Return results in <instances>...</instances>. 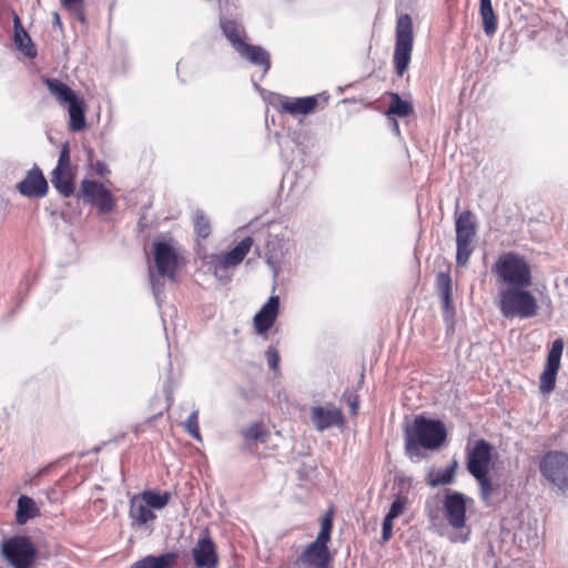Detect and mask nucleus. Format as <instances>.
<instances>
[{
	"mask_svg": "<svg viewBox=\"0 0 568 568\" xmlns=\"http://www.w3.org/2000/svg\"><path fill=\"white\" fill-rule=\"evenodd\" d=\"M447 436L445 425L435 419L417 416L405 430V449L410 459L422 457V448L438 449Z\"/></svg>",
	"mask_w": 568,
	"mask_h": 568,
	"instance_id": "f257e3e1",
	"label": "nucleus"
},
{
	"mask_svg": "<svg viewBox=\"0 0 568 568\" xmlns=\"http://www.w3.org/2000/svg\"><path fill=\"white\" fill-rule=\"evenodd\" d=\"M527 287H501L498 307L506 318H531L537 315L538 301Z\"/></svg>",
	"mask_w": 568,
	"mask_h": 568,
	"instance_id": "f03ea898",
	"label": "nucleus"
},
{
	"mask_svg": "<svg viewBox=\"0 0 568 568\" xmlns=\"http://www.w3.org/2000/svg\"><path fill=\"white\" fill-rule=\"evenodd\" d=\"M493 272L505 287H529L532 283L529 264L513 252L501 254L495 262Z\"/></svg>",
	"mask_w": 568,
	"mask_h": 568,
	"instance_id": "7ed1b4c3",
	"label": "nucleus"
},
{
	"mask_svg": "<svg viewBox=\"0 0 568 568\" xmlns=\"http://www.w3.org/2000/svg\"><path fill=\"white\" fill-rule=\"evenodd\" d=\"M444 517L450 531L446 534L453 544H465L469 540L471 529L466 525V497L458 491H448L443 501Z\"/></svg>",
	"mask_w": 568,
	"mask_h": 568,
	"instance_id": "20e7f679",
	"label": "nucleus"
},
{
	"mask_svg": "<svg viewBox=\"0 0 568 568\" xmlns=\"http://www.w3.org/2000/svg\"><path fill=\"white\" fill-rule=\"evenodd\" d=\"M413 21L409 14H402L396 23V41L393 63L397 75L402 77L410 62L413 51Z\"/></svg>",
	"mask_w": 568,
	"mask_h": 568,
	"instance_id": "39448f33",
	"label": "nucleus"
},
{
	"mask_svg": "<svg viewBox=\"0 0 568 568\" xmlns=\"http://www.w3.org/2000/svg\"><path fill=\"white\" fill-rule=\"evenodd\" d=\"M332 528L333 514L328 511L321 519V530L316 539L307 546L301 556V560L303 562H310L316 568H326L329 560V552L326 544L331 538Z\"/></svg>",
	"mask_w": 568,
	"mask_h": 568,
	"instance_id": "423d86ee",
	"label": "nucleus"
},
{
	"mask_svg": "<svg viewBox=\"0 0 568 568\" xmlns=\"http://www.w3.org/2000/svg\"><path fill=\"white\" fill-rule=\"evenodd\" d=\"M456 229V263L458 266H465L474 251V240L476 236V223L470 211L462 212L455 222Z\"/></svg>",
	"mask_w": 568,
	"mask_h": 568,
	"instance_id": "0eeeda50",
	"label": "nucleus"
},
{
	"mask_svg": "<svg viewBox=\"0 0 568 568\" xmlns=\"http://www.w3.org/2000/svg\"><path fill=\"white\" fill-rule=\"evenodd\" d=\"M252 244V237L247 236L227 253L209 255L206 257V264L216 277L223 278L224 275L222 273L230 267L239 265L250 252Z\"/></svg>",
	"mask_w": 568,
	"mask_h": 568,
	"instance_id": "6e6552de",
	"label": "nucleus"
},
{
	"mask_svg": "<svg viewBox=\"0 0 568 568\" xmlns=\"http://www.w3.org/2000/svg\"><path fill=\"white\" fill-rule=\"evenodd\" d=\"M540 471L559 489L568 487V455L562 452L546 454L540 463Z\"/></svg>",
	"mask_w": 568,
	"mask_h": 568,
	"instance_id": "1a4fd4ad",
	"label": "nucleus"
},
{
	"mask_svg": "<svg viewBox=\"0 0 568 568\" xmlns=\"http://www.w3.org/2000/svg\"><path fill=\"white\" fill-rule=\"evenodd\" d=\"M2 552L14 568H30L36 557V549L26 537L4 541Z\"/></svg>",
	"mask_w": 568,
	"mask_h": 568,
	"instance_id": "9d476101",
	"label": "nucleus"
},
{
	"mask_svg": "<svg viewBox=\"0 0 568 568\" xmlns=\"http://www.w3.org/2000/svg\"><path fill=\"white\" fill-rule=\"evenodd\" d=\"M493 446L485 439L477 440L467 453V469L474 478L488 474Z\"/></svg>",
	"mask_w": 568,
	"mask_h": 568,
	"instance_id": "9b49d317",
	"label": "nucleus"
},
{
	"mask_svg": "<svg viewBox=\"0 0 568 568\" xmlns=\"http://www.w3.org/2000/svg\"><path fill=\"white\" fill-rule=\"evenodd\" d=\"M562 351L564 341L561 338L554 341L547 355L546 366L540 375L539 389L542 394H548L555 388Z\"/></svg>",
	"mask_w": 568,
	"mask_h": 568,
	"instance_id": "f8f14e48",
	"label": "nucleus"
},
{
	"mask_svg": "<svg viewBox=\"0 0 568 568\" xmlns=\"http://www.w3.org/2000/svg\"><path fill=\"white\" fill-rule=\"evenodd\" d=\"M153 254L158 272L173 280L178 264L174 248L164 242H156Z\"/></svg>",
	"mask_w": 568,
	"mask_h": 568,
	"instance_id": "ddd939ff",
	"label": "nucleus"
},
{
	"mask_svg": "<svg viewBox=\"0 0 568 568\" xmlns=\"http://www.w3.org/2000/svg\"><path fill=\"white\" fill-rule=\"evenodd\" d=\"M81 191L83 197L89 202L97 203L102 212L112 210L113 201L111 194L103 184L85 180L81 184Z\"/></svg>",
	"mask_w": 568,
	"mask_h": 568,
	"instance_id": "4468645a",
	"label": "nucleus"
},
{
	"mask_svg": "<svg viewBox=\"0 0 568 568\" xmlns=\"http://www.w3.org/2000/svg\"><path fill=\"white\" fill-rule=\"evenodd\" d=\"M21 194L32 197H42L47 194L48 183L38 168L30 170L27 176L18 184Z\"/></svg>",
	"mask_w": 568,
	"mask_h": 568,
	"instance_id": "2eb2a0df",
	"label": "nucleus"
},
{
	"mask_svg": "<svg viewBox=\"0 0 568 568\" xmlns=\"http://www.w3.org/2000/svg\"><path fill=\"white\" fill-rule=\"evenodd\" d=\"M280 308V297L271 296L254 316V326L257 333H266L275 323Z\"/></svg>",
	"mask_w": 568,
	"mask_h": 568,
	"instance_id": "dca6fc26",
	"label": "nucleus"
},
{
	"mask_svg": "<svg viewBox=\"0 0 568 568\" xmlns=\"http://www.w3.org/2000/svg\"><path fill=\"white\" fill-rule=\"evenodd\" d=\"M318 103V97H305V98H294L290 99L286 97H280V109L282 112L298 115V114H310L315 110Z\"/></svg>",
	"mask_w": 568,
	"mask_h": 568,
	"instance_id": "f3484780",
	"label": "nucleus"
},
{
	"mask_svg": "<svg viewBox=\"0 0 568 568\" xmlns=\"http://www.w3.org/2000/svg\"><path fill=\"white\" fill-rule=\"evenodd\" d=\"M197 568H216L217 555L215 545L210 538H202L192 550Z\"/></svg>",
	"mask_w": 568,
	"mask_h": 568,
	"instance_id": "a211bd4d",
	"label": "nucleus"
},
{
	"mask_svg": "<svg viewBox=\"0 0 568 568\" xmlns=\"http://www.w3.org/2000/svg\"><path fill=\"white\" fill-rule=\"evenodd\" d=\"M311 419L315 428L320 432L333 426H338L343 423V416L339 409L324 408L322 406L312 408Z\"/></svg>",
	"mask_w": 568,
	"mask_h": 568,
	"instance_id": "6ab92c4d",
	"label": "nucleus"
},
{
	"mask_svg": "<svg viewBox=\"0 0 568 568\" xmlns=\"http://www.w3.org/2000/svg\"><path fill=\"white\" fill-rule=\"evenodd\" d=\"M236 52L252 64L261 65L264 72H267L271 67L270 54L260 45H253L248 43L240 44Z\"/></svg>",
	"mask_w": 568,
	"mask_h": 568,
	"instance_id": "aec40b11",
	"label": "nucleus"
},
{
	"mask_svg": "<svg viewBox=\"0 0 568 568\" xmlns=\"http://www.w3.org/2000/svg\"><path fill=\"white\" fill-rule=\"evenodd\" d=\"M130 517L133 525H145L154 519V514L141 495H135L130 501Z\"/></svg>",
	"mask_w": 568,
	"mask_h": 568,
	"instance_id": "412c9836",
	"label": "nucleus"
},
{
	"mask_svg": "<svg viewBox=\"0 0 568 568\" xmlns=\"http://www.w3.org/2000/svg\"><path fill=\"white\" fill-rule=\"evenodd\" d=\"M178 565V555L168 552L160 556H146L134 562L131 568H174Z\"/></svg>",
	"mask_w": 568,
	"mask_h": 568,
	"instance_id": "4be33fe9",
	"label": "nucleus"
},
{
	"mask_svg": "<svg viewBox=\"0 0 568 568\" xmlns=\"http://www.w3.org/2000/svg\"><path fill=\"white\" fill-rule=\"evenodd\" d=\"M220 27L224 37L230 41L231 45L236 51L240 44H244L245 31L244 28L236 21L227 18L220 19Z\"/></svg>",
	"mask_w": 568,
	"mask_h": 568,
	"instance_id": "5701e85b",
	"label": "nucleus"
},
{
	"mask_svg": "<svg viewBox=\"0 0 568 568\" xmlns=\"http://www.w3.org/2000/svg\"><path fill=\"white\" fill-rule=\"evenodd\" d=\"M45 85L60 104H69L78 98L71 88L58 79H47Z\"/></svg>",
	"mask_w": 568,
	"mask_h": 568,
	"instance_id": "b1692460",
	"label": "nucleus"
},
{
	"mask_svg": "<svg viewBox=\"0 0 568 568\" xmlns=\"http://www.w3.org/2000/svg\"><path fill=\"white\" fill-rule=\"evenodd\" d=\"M14 42L19 50H21L27 57L34 58L37 55V49L29 37V34L26 32V30L22 28L20 19L18 16L14 17Z\"/></svg>",
	"mask_w": 568,
	"mask_h": 568,
	"instance_id": "393cba45",
	"label": "nucleus"
},
{
	"mask_svg": "<svg viewBox=\"0 0 568 568\" xmlns=\"http://www.w3.org/2000/svg\"><path fill=\"white\" fill-rule=\"evenodd\" d=\"M479 13L485 33L493 36L497 29V17L494 12L491 0H479Z\"/></svg>",
	"mask_w": 568,
	"mask_h": 568,
	"instance_id": "a878e982",
	"label": "nucleus"
},
{
	"mask_svg": "<svg viewBox=\"0 0 568 568\" xmlns=\"http://www.w3.org/2000/svg\"><path fill=\"white\" fill-rule=\"evenodd\" d=\"M39 515V509L34 500L28 496H20L18 499V509L16 514L19 524H26L29 519Z\"/></svg>",
	"mask_w": 568,
	"mask_h": 568,
	"instance_id": "bb28decb",
	"label": "nucleus"
},
{
	"mask_svg": "<svg viewBox=\"0 0 568 568\" xmlns=\"http://www.w3.org/2000/svg\"><path fill=\"white\" fill-rule=\"evenodd\" d=\"M68 106L71 130L81 131L85 126L83 101L77 98Z\"/></svg>",
	"mask_w": 568,
	"mask_h": 568,
	"instance_id": "cd10ccee",
	"label": "nucleus"
},
{
	"mask_svg": "<svg viewBox=\"0 0 568 568\" xmlns=\"http://www.w3.org/2000/svg\"><path fill=\"white\" fill-rule=\"evenodd\" d=\"M436 286L440 294L443 306L446 313L452 310V280L447 273L439 272L436 275Z\"/></svg>",
	"mask_w": 568,
	"mask_h": 568,
	"instance_id": "c85d7f7f",
	"label": "nucleus"
},
{
	"mask_svg": "<svg viewBox=\"0 0 568 568\" xmlns=\"http://www.w3.org/2000/svg\"><path fill=\"white\" fill-rule=\"evenodd\" d=\"M51 182L53 186L63 195L69 196L73 193V183L70 171H53Z\"/></svg>",
	"mask_w": 568,
	"mask_h": 568,
	"instance_id": "c756f323",
	"label": "nucleus"
},
{
	"mask_svg": "<svg viewBox=\"0 0 568 568\" xmlns=\"http://www.w3.org/2000/svg\"><path fill=\"white\" fill-rule=\"evenodd\" d=\"M457 467H458V463H457V460L454 459L448 468L440 469L436 473V475L434 477H430L428 479V485L430 487H437L440 485L454 483Z\"/></svg>",
	"mask_w": 568,
	"mask_h": 568,
	"instance_id": "7c9ffc66",
	"label": "nucleus"
},
{
	"mask_svg": "<svg viewBox=\"0 0 568 568\" xmlns=\"http://www.w3.org/2000/svg\"><path fill=\"white\" fill-rule=\"evenodd\" d=\"M413 112V106L409 102L402 100L396 93L392 94V101L388 106V113L404 118Z\"/></svg>",
	"mask_w": 568,
	"mask_h": 568,
	"instance_id": "2f4dec72",
	"label": "nucleus"
},
{
	"mask_svg": "<svg viewBox=\"0 0 568 568\" xmlns=\"http://www.w3.org/2000/svg\"><path fill=\"white\" fill-rule=\"evenodd\" d=\"M141 496L144 498V500L148 503V505L151 507V509H161L163 508L170 498V494H159L155 491H144L141 494Z\"/></svg>",
	"mask_w": 568,
	"mask_h": 568,
	"instance_id": "473e14b6",
	"label": "nucleus"
},
{
	"mask_svg": "<svg viewBox=\"0 0 568 568\" xmlns=\"http://www.w3.org/2000/svg\"><path fill=\"white\" fill-rule=\"evenodd\" d=\"M242 434L247 440H256L262 443H264L268 437V432L260 423L252 424L246 429H244Z\"/></svg>",
	"mask_w": 568,
	"mask_h": 568,
	"instance_id": "72a5a7b5",
	"label": "nucleus"
},
{
	"mask_svg": "<svg viewBox=\"0 0 568 568\" xmlns=\"http://www.w3.org/2000/svg\"><path fill=\"white\" fill-rule=\"evenodd\" d=\"M194 230L196 234L203 239L207 237L211 233V225L209 219L201 211H196L193 217Z\"/></svg>",
	"mask_w": 568,
	"mask_h": 568,
	"instance_id": "f704fd0d",
	"label": "nucleus"
},
{
	"mask_svg": "<svg viewBox=\"0 0 568 568\" xmlns=\"http://www.w3.org/2000/svg\"><path fill=\"white\" fill-rule=\"evenodd\" d=\"M61 4L81 22L85 21L84 0H61Z\"/></svg>",
	"mask_w": 568,
	"mask_h": 568,
	"instance_id": "c9c22d12",
	"label": "nucleus"
},
{
	"mask_svg": "<svg viewBox=\"0 0 568 568\" xmlns=\"http://www.w3.org/2000/svg\"><path fill=\"white\" fill-rule=\"evenodd\" d=\"M187 434L197 442H202V436L199 428V412L193 410L183 424Z\"/></svg>",
	"mask_w": 568,
	"mask_h": 568,
	"instance_id": "e433bc0d",
	"label": "nucleus"
},
{
	"mask_svg": "<svg viewBox=\"0 0 568 568\" xmlns=\"http://www.w3.org/2000/svg\"><path fill=\"white\" fill-rule=\"evenodd\" d=\"M480 488V496L486 504L490 503V497L496 490L493 486L491 479L488 474H483L479 478H475Z\"/></svg>",
	"mask_w": 568,
	"mask_h": 568,
	"instance_id": "4c0bfd02",
	"label": "nucleus"
},
{
	"mask_svg": "<svg viewBox=\"0 0 568 568\" xmlns=\"http://www.w3.org/2000/svg\"><path fill=\"white\" fill-rule=\"evenodd\" d=\"M406 506H407V498L398 496L390 505V508H389L388 513L386 514V517H388V519L394 520L395 518H397L398 516H400L403 514Z\"/></svg>",
	"mask_w": 568,
	"mask_h": 568,
	"instance_id": "58836bf2",
	"label": "nucleus"
},
{
	"mask_svg": "<svg viewBox=\"0 0 568 568\" xmlns=\"http://www.w3.org/2000/svg\"><path fill=\"white\" fill-rule=\"evenodd\" d=\"M70 171V152L68 144H64L61 149L58 165L53 171Z\"/></svg>",
	"mask_w": 568,
	"mask_h": 568,
	"instance_id": "ea45409f",
	"label": "nucleus"
},
{
	"mask_svg": "<svg viewBox=\"0 0 568 568\" xmlns=\"http://www.w3.org/2000/svg\"><path fill=\"white\" fill-rule=\"evenodd\" d=\"M266 357L268 362V366L273 372L278 369L280 365V355L275 347H268L266 351Z\"/></svg>",
	"mask_w": 568,
	"mask_h": 568,
	"instance_id": "a19ab883",
	"label": "nucleus"
},
{
	"mask_svg": "<svg viewBox=\"0 0 568 568\" xmlns=\"http://www.w3.org/2000/svg\"><path fill=\"white\" fill-rule=\"evenodd\" d=\"M393 536V519H388V517L385 516L383 521V529H382V539L383 541H388Z\"/></svg>",
	"mask_w": 568,
	"mask_h": 568,
	"instance_id": "79ce46f5",
	"label": "nucleus"
},
{
	"mask_svg": "<svg viewBox=\"0 0 568 568\" xmlns=\"http://www.w3.org/2000/svg\"><path fill=\"white\" fill-rule=\"evenodd\" d=\"M95 172L99 175H104L108 172V169H106V166L103 163L97 162V164H95Z\"/></svg>",
	"mask_w": 568,
	"mask_h": 568,
	"instance_id": "37998d69",
	"label": "nucleus"
},
{
	"mask_svg": "<svg viewBox=\"0 0 568 568\" xmlns=\"http://www.w3.org/2000/svg\"><path fill=\"white\" fill-rule=\"evenodd\" d=\"M53 23L54 26L59 27L60 29H62V21H61V17L58 12H54L53 13Z\"/></svg>",
	"mask_w": 568,
	"mask_h": 568,
	"instance_id": "c03bdc74",
	"label": "nucleus"
},
{
	"mask_svg": "<svg viewBox=\"0 0 568 568\" xmlns=\"http://www.w3.org/2000/svg\"><path fill=\"white\" fill-rule=\"evenodd\" d=\"M356 409H357L356 404H353V405H352V410H353V413H355V412H356Z\"/></svg>",
	"mask_w": 568,
	"mask_h": 568,
	"instance_id": "a18cd8bd",
	"label": "nucleus"
},
{
	"mask_svg": "<svg viewBox=\"0 0 568 568\" xmlns=\"http://www.w3.org/2000/svg\"><path fill=\"white\" fill-rule=\"evenodd\" d=\"M394 126L398 131V124L396 122H395Z\"/></svg>",
	"mask_w": 568,
	"mask_h": 568,
	"instance_id": "49530a36",
	"label": "nucleus"
}]
</instances>
